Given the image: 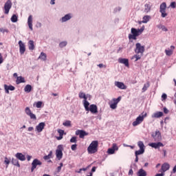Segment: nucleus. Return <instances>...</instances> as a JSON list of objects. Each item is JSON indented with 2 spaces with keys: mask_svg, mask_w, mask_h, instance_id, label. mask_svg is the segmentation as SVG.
<instances>
[{
  "mask_svg": "<svg viewBox=\"0 0 176 176\" xmlns=\"http://www.w3.org/2000/svg\"><path fill=\"white\" fill-rule=\"evenodd\" d=\"M15 157H16L18 160H21V162L25 161V155H24L21 153H17L16 154H15Z\"/></svg>",
  "mask_w": 176,
  "mask_h": 176,
  "instance_id": "nucleus-21",
  "label": "nucleus"
},
{
  "mask_svg": "<svg viewBox=\"0 0 176 176\" xmlns=\"http://www.w3.org/2000/svg\"><path fill=\"white\" fill-rule=\"evenodd\" d=\"M165 53L166 56H171L173 54V50H165Z\"/></svg>",
  "mask_w": 176,
  "mask_h": 176,
  "instance_id": "nucleus-47",
  "label": "nucleus"
},
{
  "mask_svg": "<svg viewBox=\"0 0 176 176\" xmlns=\"http://www.w3.org/2000/svg\"><path fill=\"white\" fill-rule=\"evenodd\" d=\"M110 108H111V109H116V108H118V104L113 102V103L110 104Z\"/></svg>",
  "mask_w": 176,
  "mask_h": 176,
  "instance_id": "nucleus-49",
  "label": "nucleus"
},
{
  "mask_svg": "<svg viewBox=\"0 0 176 176\" xmlns=\"http://www.w3.org/2000/svg\"><path fill=\"white\" fill-rule=\"evenodd\" d=\"M63 126H65L66 127H69L71 126V121L69 120H66L65 122H63Z\"/></svg>",
  "mask_w": 176,
  "mask_h": 176,
  "instance_id": "nucleus-46",
  "label": "nucleus"
},
{
  "mask_svg": "<svg viewBox=\"0 0 176 176\" xmlns=\"http://www.w3.org/2000/svg\"><path fill=\"white\" fill-rule=\"evenodd\" d=\"M164 113H168V109L166 107H164Z\"/></svg>",
  "mask_w": 176,
  "mask_h": 176,
  "instance_id": "nucleus-61",
  "label": "nucleus"
},
{
  "mask_svg": "<svg viewBox=\"0 0 176 176\" xmlns=\"http://www.w3.org/2000/svg\"><path fill=\"white\" fill-rule=\"evenodd\" d=\"M12 164L16 166V167H20V164L19 163V160L12 158L11 161Z\"/></svg>",
  "mask_w": 176,
  "mask_h": 176,
  "instance_id": "nucleus-32",
  "label": "nucleus"
},
{
  "mask_svg": "<svg viewBox=\"0 0 176 176\" xmlns=\"http://www.w3.org/2000/svg\"><path fill=\"white\" fill-rule=\"evenodd\" d=\"M72 19V14L69 13L65 14L63 17L60 19L61 23H65L68 21L69 20H71Z\"/></svg>",
  "mask_w": 176,
  "mask_h": 176,
  "instance_id": "nucleus-18",
  "label": "nucleus"
},
{
  "mask_svg": "<svg viewBox=\"0 0 176 176\" xmlns=\"http://www.w3.org/2000/svg\"><path fill=\"white\" fill-rule=\"evenodd\" d=\"M144 32V28L135 29L132 28L131 29V34H129V39H133L135 41L137 39V36H140L141 34Z\"/></svg>",
  "mask_w": 176,
  "mask_h": 176,
  "instance_id": "nucleus-1",
  "label": "nucleus"
},
{
  "mask_svg": "<svg viewBox=\"0 0 176 176\" xmlns=\"http://www.w3.org/2000/svg\"><path fill=\"white\" fill-rule=\"evenodd\" d=\"M78 97L79 98H84V100H87V96H86V94L83 92H80Z\"/></svg>",
  "mask_w": 176,
  "mask_h": 176,
  "instance_id": "nucleus-41",
  "label": "nucleus"
},
{
  "mask_svg": "<svg viewBox=\"0 0 176 176\" xmlns=\"http://www.w3.org/2000/svg\"><path fill=\"white\" fill-rule=\"evenodd\" d=\"M29 50H34L35 49V45H34V41L30 40L28 41Z\"/></svg>",
  "mask_w": 176,
  "mask_h": 176,
  "instance_id": "nucleus-28",
  "label": "nucleus"
},
{
  "mask_svg": "<svg viewBox=\"0 0 176 176\" xmlns=\"http://www.w3.org/2000/svg\"><path fill=\"white\" fill-rule=\"evenodd\" d=\"M28 131H34V127L33 126H30V127H29L28 128Z\"/></svg>",
  "mask_w": 176,
  "mask_h": 176,
  "instance_id": "nucleus-64",
  "label": "nucleus"
},
{
  "mask_svg": "<svg viewBox=\"0 0 176 176\" xmlns=\"http://www.w3.org/2000/svg\"><path fill=\"white\" fill-rule=\"evenodd\" d=\"M38 58H40L41 60H43V61H46V58H47L46 54H45L44 52H41Z\"/></svg>",
  "mask_w": 176,
  "mask_h": 176,
  "instance_id": "nucleus-39",
  "label": "nucleus"
},
{
  "mask_svg": "<svg viewBox=\"0 0 176 176\" xmlns=\"http://www.w3.org/2000/svg\"><path fill=\"white\" fill-rule=\"evenodd\" d=\"M162 116H163V112L157 111L151 116V118H155L156 119H159V118H162Z\"/></svg>",
  "mask_w": 176,
  "mask_h": 176,
  "instance_id": "nucleus-25",
  "label": "nucleus"
},
{
  "mask_svg": "<svg viewBox=\"0 0 176 176\" xmlns=\"http://www.w3.org/2000/svg\"><path fill=\"white\" fill-rule=\"evenodd\" d=\"M115 86L121 90H126L127 89V86L124 85V83L120 82V81H115L114 82Z\"/></svg>",
  "mask_w": 176,
  "mask_h": 176,
  "instance_id": "nucleus-13",
  "label": "nucleus"
},
{
  "mask_svg": "<svg viewBox=\"0 0 176 176\" xmlns=\"http://www.w3.org/2000/svg\"><path fill=\"white\" fill-rule=\"evenodd\" d=\"M0 32H2V34H5V32H6V34H9V30L7 28H0Z\"/></svg>",
  "mask_w": 176,
  "mask_h": 176,
  "instance_id": "nucleus-43",
  "label": "nucleus"
},
{
  "mask_svg": "<svg viewBox=\"0 0 176 176\" xmlns=\"http://www.w3.org/2000/svg\"><path fill=\"white\" fill-rule=\"evenodd\" d=\"M98 151V141L94 140L87 148L89 153H96Z\"/></svg>",
  "mask_w": 176,
  "mask_h": 176,
  "instance_id": "nucleus-2",
  "label": "nucleus"
},
{
  "mask_svg": "<svg viewBox=\"0 0 176 176\" xmlns=\"http://www.w3.org/2000/svg\"><path fill=\"white\" fill-rule=\"evenodd\" d=\"M12 0H8L4 4V14H9L10 9H12Z\"/></svg>",
  "mask_w": 176,
  "mask_h": 176,
  "instance_id": "nucleus-7",
  "label": "nucleus"
},
{
  "mask_svg": "<svg viewBox=\"0 0 176 176\" xmlns=\"http://www.w3.org/2000/svg\"><path fill=\"white\" fill-rule=\"evenodd\" d=\"M76 135H79L80 138H85L86 135H89V133L83 130H77L76 131Z\"/></svg>",
  "mask_w": 176,
  "mask_h": 176,
  "instance_id": "nucleus-15",
  "label": "nucleus"
},
{
  "mask_svg": "<svg viewBox=\"0 0 176 176\" xmlns=\"http://www.w3.org/2000/svg\"><path fill=\"white\" fill-rule=\"evenodd\" d=\"M157 28H159L160 30H162V31H164V32H167V31H168V29H167V28H166V26L160 24L157 25Z\"/></svg>",
  "mask_w": 176,
  "mask_h": 176,
  "instance_id": "nucleus-33",
  "label": "nucleus"
},
{
  "mask_svg": "<svg viewBox=\"0 0 176 176\" xmlns=\"http://www.w3.org/2000/svg\"><path fill=\"white\" fill-rule=\"evenodd\" d=\"M28 25L30 30H31V31H32V30H34V28H32V15H30L28 16Z\"/></svg>",
  "mask_w": 176,
  "mask_h": 176,
  "instance_id": "nucleus-24",
  "label": "nucleus"
},
{
  "mask_svg": "<svg viewBox=\"0 0 176 176\" xmlns=\"http://www.w3.org/2000/svg\"><path fill=\"white\" fill-rule=\"evenodd\" d=\"M4 89L6 94H9V90H10V91H13L16 89V87L12 85H4Z\"/></svg>",
  "mask_w": 176,
  "mask_h": 176,
  "instance_id": "nucleus-19",
  "label": "nucleus"
},
{
  "mask_svg": "<svg viewBox=\"0 0 176 176\" xmlns=\"http://www.w3.org/2000/svg\"><path fill=\"white\" fill-rule=\"evenodd\" d=\"M144 52H145V46L141 45V43H137L135 44V53H136V54L144 56Z\"/></svg>",
  "mask_w": 176,
  "mask_h": 176,
  "instance_id": "nucleus-4",
  "label": "nucleus"
},
{
  "mask_svg": "<svg viewBox=\"0 0 176 176\" xmlns=\"http://www.w3.org/2000/svg\"><path fill=\"white\" fill-rule=\"evenodd\" d=\"M145 118H146V113H142L132 123L133 126L135 127V126H138V124H141V123L144 122V119H145Z\"/></svg>",
  "mask_w": 176,
  "mask_h": 176,
  "instance_id": "nucleus-3",
  "label": "nucleus"
},
{
  "mask_svg": "<svg viewBox=\"0 0 176 176\" xmlns=\"http://www.w3.org/2000/svg\"><path fill=\"white\" fill-rule=\"evenodd\" d=\"M67 41H62L59 43V47L63 49V47H65V46H67Z\"/></svg>",
  "mask_w": 176,
  "mask_h": 176,
  "instance_id": "nucleus-45",
  "label": "nucleus"
},
{
  "mask_svg": "<svg viewBox=\"0 0 176 176\" xmlns=\"http://www.w3.org/2000/svg\"><path fill=\"white\" fill-rule=\"evenodd\" d=\"M87 111H90L91 113L96 114L98 113V108L97 107V105L96 104H91L89 106V109L87 110Z\"/></svg>",
  "mask_w": 176,
  "mask_h": 176,
  "instance_id": "nucleus-14",
  "label": "nucleus"
},
{
  "mask_svg": "<svg viewBox=\"0 0 176 176\" xmlns=\"http://www.w3.org/2000/svg\"><path fill=\"white\" fill-rule=\"evenodd\" d=\"M120 100H122V96H119L118 98H113V101L115 104L118 105V104L120 102Z\"/></svg>",
  "mask_w": 176,
  "mask_h": 176,
  "instance_id": "nucleus-42",
  "label": "nucleus"
},
{
  "mask_svg": "<svg viewBox=\"0 0 176 176\" xmlns=\"http://www.w3.org/2000/svg\"><path fill=\"white\" fill-rule=\"evenodd\" d=\"M78 146V144H72L71 146V149L72 151H76V147Z\"/></svg>",
  "mask_w": 176,
  "mask_h": 176,
  "instance_id": "nucleus-54",
  "label": "nucleus"
},
{
  "mask_svg": "<svg viewBox=\"0 0 176 176\" xmlns=\"http://www.w3.org/2000/svg\"><path fill=\"white\" fill-rule=\"evenodd\" d=\"M162 100H166L167 99V94H163L162 95Z\"/></svg>",
  "mask_w": 176,
  "mask_h": 176,
  "instance_id": "nucleus-56",
  "label": "nucleus"
},
{
  "mask_svg": "<svg viewBox=\"0 0 176 176\" xmlns=\"http://www.w3.org/2000/svg\"><path fill=\"white\" fill-rule=\"evenodd\" d=\"M18 20H19V18H18L17 15L13 14L12 16V17H11L12 23H17Z\"/></svg>",
  "mask_w": 176,
  "mask_h": 176,
  "instance_id": "nucleus-40",
  "label": "nucleus"
},
{
  "mask_svg": "<svg viewBox=\"0 0 176 176\" xmlns=\"http://www.w3.org/2000/svg\"><path fill=\"white\" fill-rule=\"evenodd\" d=\"M155 176H164V173H157L155 175Z\"/></svg>",
  "mask_w": 176,
  "mask_h": 176,
  "instance_id": "nucleus-62",
  "label": "nucleus"
},
{
  "mask_svg": "<svg viewBox=\"0 0 176 176\" xmlns=\"http://www.w3.org/2000/svg\"><path fill=\"white\" fill-rule=\"evenodd\" d=\"M3 63V56H2V54L0 53V64Z\"/></svg>",
  "mask_w": 176,
  "mask_h": 176,
  "instance_id": "nucleus-57",
  "label": "nucleus"
},
{
  "mask_svg": "<svg viewBox=\"0 0 176 176\" xmlns=\"http://www.w3.org/2000/svg\"><path fill=\"white\" fill-rule=\"evenodd\" d=\"M19 45L20 54H24V53H25V44H24L22 41H19Z\"/></svg>",
  "mask_w": 176,
  "mask_h": 176,
  "instance_id": "nucleus-16",
  "label": "nucleus"
},
{
  "mask_svg": "<svg viewBox=\"0 0 176 176\" xmlns=\"http://www.w3.org/2000/svg\"><path fill=\"white\" fill-rule=\"evenodd\" d=\"M170 6V8H172L173 9H175L176 3H175V1L171 2Z\"/></svg>",
  "mask_w": 176,
  "mask_h": 176,
  "instance_id": "nucleus-53",
  "label": "nucleus"
},
{
  "mask_svg": "<svg viewBox=\"0 0 176 176\" xmlns=\"http://www.w3.org/2000/svg\"><path fill=\"white\" fill-rule=\"evenodd\" d=\"M138 146L141 149L142 151H145V144H144V142L139 141L138 142Z\"/></svg>",
  "mask_w": 176,
  "mask_h": 176,
  "instance_id": "nucleus-30",
  "label": "nucleus"
},
{
  "mask_svg": "<svg viewBox=\"0 0 176 176\" xmlns=\"http://www.w3.org/2000/svg\"><path fill=\"white\" fill-rule=\"evenodd\" d=\"M83 105H84L85 111H87L89 108V105H90V103L89 102V101H87V99L84 100Z\"/></svg>",
  "mask_w": 176,
  "mask_h": 176,
  "instance_id": "nucleus-35",
  "label": "nucleus"
},
{
  "mask_svg": "<svg viewBox=\"0 0 176 176\" xmlns=\"http://www.w3.org/2000/svg\"><path fill=\"white\" fill-rule=\"evenodd\" d=\"M148 87H149V82H147L144 85V87L142 88V92H145L146 90H148Z\"/></svg>",
  "mask_w": 176,
  "mask_h": 176,
  "instance_id": "nucleus-44",
  "label": "nucleus"
},
{
  "mask_svg": "<svg viewBox=\"0 0 176 176\" xmlns=\"http://www.w3.org/2000/svg\"><path fill=\"white\" fill-rule=\"evenodd\" d=\"M133 173L134 172L133 171V169H130L129 171V175H133Z\"/></svg>",
  "mask_w": 176,
  "mask_h": 176,
  "instance_id": "nucleus-60",
  "label": "nucleus"
},
{
  "mask_svg": "<svg viewBox=\"0 0 176 176\" xmlns=\"http://www.w3.org/2000/svg\"><path fill=\"white\" fill-rule=\"evenodd\" d=\"M151 8L152 6H151V3H147L144 4V13H149V12H151Z\"/></svg>",
  "mask_w": 176,
  "mask_h": 176,
  "instance_id": "nucleus-23",
  "label": "nucleus"
},
{
  "mask_svg": "<svg viewBox=\"0 0 176 176\" xmlns=\"http://www.w3.org/2000/svg\"><path fill=\"white\" fill-rule=\"evenodd\" d=\"M63 166H64L63 162L60 163V166L57 167V173H60V171H61V168H63Z\"/></svg>",
  "mask_w": 176,
  "mask_h": 176,
  "instance_id": "nucleus-50",
  "label": "nucleus"
},
{
  "mask_svg": "<svg viewBox=\"0 0 176 176\" xmlns=\"http://www.w3.org/2000/svg\"><path fill=\"white\" fill-rule=\"evenodd\" d=\"M161 170L163 173H166L168 170H170V165L168 163H164L162 165Z\"/></svg>",
  "mask_w": 176,
  "mask_h": 176,
  "instance_id": "nucleus-22",
  "label": "nucleus"
},
{
  "mask_svg": "<svg viewBox=\"0 0 176 176\" xmlns=\"http://www.w3.org/2000/svg\"><path fill=\"white\" fill-rule=\"evenodd\" d=\"M70 142L76 144L78 142V140H76V137L74 136L70 139Z\"/></svg>",
  "mask_w": 176,
  "mask_h": 176,
  "instance_id": "nucleus-48",
  "label": "nucleus"
},
{
  "mask_svg": "<svg viewBox=\"0 0 176 176\" xmlns=\"http://www.w3.org/2000/svg\"><path fill=\"white\" fill-rule=\"evenodd\" d=\"M96 170H97V168L96 166L92 167L91 173L92 174H93V173H96Z\"/></svg>",
  "mask_w": 176,
  "mask_h": 176,
  "instance_id": "nucleus-58",
  "label": "nucleus"
},
{
  "mask_svg": "<svg viewBox=\"0 0 176 176\" xmlns=\"http://www.w3.org/2000/svg\"><path fill=\"white\" fill-rule=\"evenodd\" d=\"M26 157H27L28 162H30V160H31V159H32V156H31V155H27Z\"/></svg>",
  "mask_w": 176,
  "mask_h": 176,
  "instance_id": "nucleus-59",
  "label": "nucleus"
},
{
  "mask_svg": "<svg viewBox=\"0 0 176 176\" xmlns=\"http://www.w3.org/2000/svg\"><path fill=\"white\" fill-rule=\"evenodd\" d=\"M45 122H40L36 126V131H37V133H42V131H43V129H45Z\"/></svg>",
  "mask_w": 176,
  "mask_h": 176,
  "instance_id": "nucleus-17",
  "label": "nucleus"
},
{
  "mask_svg": "<svg viewBox=\"0 0 176 176\" xmlns=\"http://www.w3.org/2000/svg\"><path fill=\"white\" fill-rule=\"evenodd\" d=\"M16 85H20V83H25V79L23 76H19L16 80Z\"/></svg>",
  "mask_w": 176,
  "mask_h": 176,
  "instance_id": "nucleus-26",
  "label": "nucleus"
},
{
  "mask_svg": "<svg viewBox=\"0 0 176 176\" xmlns=\"http://www.w3.org/2000/svg\"><path fill=\"white\" fill-rule=\"evenodd\" d=\"M145 153V150H138L135 152V156H140V155H144Z\"/></svg>",
  "mask_w": 176,
  "mask_h": 176,
  "instance_id": "nucleus-38",
  "label": "nucleus"
},
{
  "mask_svg": "<svg viewBox=\"0 0 176 176\" xmlns=\"http://www.w3.org/2000/svg\"><path fill=\"white\" fill-rule=\"evenodd\" d=\"M138 176H146V171L144 170L143 168H140L138 173H137Z\"/></svg>",
  "mask_w": 176,
  "mask_h": 176,
  "instance_id": "nucleus-27",
  "label": "nucleus"
},
{
  "mask_svg": "<svg viewBox=\"0 0 176 176\" xmlns=\"http://www.w3.org/2000/svg\"><path fill=\"white\" fill-rule=\"evenodd\" d=\"M141 57H142V56L137 54H135L133 56H132L131 60H134V58H135V62H137L138 61V60H141Z\"/></svg>",
  "mask_w": 176,
  "mask_h": 176,
  "instance_id": "nucleus-36",
  "label": "nucleus"
},
{
  "mask_svg": "<svg viewBox=\"0 0 176 176\" xmlns=\"http://www.w3.org/2000/svg\"><path fill=\"white\" fill-rule=\"evenodd\" d=\"M25 112L26 115H28V116H30V119H32L33 120H36V116H35V114L32 113L30 107H26L25 109Z\"/></svg>",
  "mask_w": 176,
  "mask_h": 176,
  "instance_id": "nucleus-10",
  "label": "nucleus"
},
{
  "mask_svg": "<svg viewBox=\"0 0 176 176\" xmlns=\"http://www.w3.org/2000/svg\"><path fill=\"white\" fill-rule=\"evenodd\" d=\"M53 155V151H50L47 155H45L43 157L44 160H49V159H52V156Z\"/></svg>",
  "mask_w": 176,
  "mask_h": 176,
  "instance_id": "nucleus-37",
  "label": "nucleus"
},
{
  "mask_svg": "<svg viewBox=\"0 0 176 176\" xmlns=\"http://www.w3.org/2000/svg\"><path fill=\"white\" fill-rule=\"evenodd\" d=\"M36 108H41V107H42V102L41 101L37 102L36 104Z\"/></svg>",
  "mask_w": 176,
  "mask_h": 176,
  "instance_id": "nucleus-55",
  "label": "nucleus"
},
{
  "mask_svg": "<svg viewBox=\"0 0 176 176\" xmlns=\"http://www.w3.org/2000/svg\"><path fill=\"white\" fill-rule=\"evenodd\" d=\"M115 151H119V147H118V145L116 143L113 144L112 147L107 150V153L109 155H113Z\"/></svg>",
  "mask_w": 176,
  "mask_h": 176,
  "instance_id": "nucleus-12",
  "label": "nucleus"
},
{
  "mask_svg": "<svg viewBox=\"0 0 176 176\" xmlns=\"http://www.w3.org/2000/svg\"><path fill=\"white\" fill-rule=\"evenodd\" d=\"M38 166H42V162L36 158L32 162L31 172L33 173L34 170H35Z\"/></svg>",
  "mask_w": 176,
  "mask_h": 176,
  "instance_id": "nucleus-9",
  "label": "nucleus"
},
{
  "mask_svg": "<svg viewBox=\"0 0 176 176\" xmlns=\"http://www.w3.org/2000/svg\"><path fill=\"white\" fill-rule=\"evenodd\" d=\"M167 8V4L166 3H161L160 6V12H161L162 17L164 18L167 16V13L166 12V9Z\"/></svg>",
  "mask_w": 176,
  "mask_h": 176,
  "instance_id": "nucleus-8",
  "label": "nucleus"
},
{
  "mask_svg": "<svg viewBox=\"0 0 176 176\" xmlns=\"http://www.w3.org/2000/svg\"><path fill=\"white\" fill-rule=\"evenodd\" d=\"M151 137H153L154 141L156 142L162 141V133L159 130H156L155 133H153Z\"/></svg>",
  "mask_w": 176,
  "mask_h": 176,
  "instance_id": "nucleus-6",
  "label": "nucleus"
},
{
  "mask_svg": "<svg viewBox=\"0 0 176 176\" xmlns=\"http://www.w3.org/2000/svg\"><path fill=\"white\" fill-rule=\"evenodd\" d=\"M118 63H120V64H124L125 67H130V65L129 64V59L127 58H119Z\"/></svg>",
  "mask_w": 176,
  "mask_h": 176,
  "instance_id": "nucleus-20",
  "label": "nucleus"
},
{
  "mask_svg": "<svg viewBox=\"0 0 176 176\" xmlns=\"http://www.w3.org/2000/svg\"><path fill=\"white\" fill-rule=\"evenodd\" d=\"M63 144H60L57 146V149L56 150V156L58 160H61L63 159Z\"/></svg>",
  "mask_w": 176,
  "mask_h": 176,
  "instance_id": "nucleus-5",
  "label": "nucleus"
},
{
  "mask_svg": "<svg viewBox=\"0 0 176 176\" xmlns=\"http://www.w3.org/2000/svg\"><path fill=\"white\" fill-rule=\"evenodd\" d=\"M10 160H11L10 158H8V157H5L3 164H6V168L9 167V164H10Z\"/></svg>",
  "mask_w": 176,
  "mask_h": 176,
  "instance_id": "nucleus-34",
  "label": "nucleus"
},
{
  "mask_svg": "<svg viewBox=\"0 0 176 176\" xmlns=\"http://www.w3.org/2000/svg\"><path fill=\"white\" fill-rule=\"evenodd\" d=\"M32 90V86H31V85H25L24 88L25 93H31Z\"/></svg>",
  "mask_w": 176,
  "mask_h": 176,
  "instance_id": "nucleus-29",
  "label": "nucleus"
},
{
  "mask_svg": "<svg viewBox=\"0 0 176 176\" xmlns=\"http://www.w3.org/2000/svg\"><path fill=\"white\" fill-rule=\"evenodd\" d=\"M149 146H151V148H154L155 149H159L160 147L164 146V144L163 143L158 142H151L148 144Z\"/></svg>",
  "mask_w": 176,
  "mask_h": 176,
  "instance_id": "nucleus-11",
  "label": "nucleus"
},
{
  "mask_svg": "<svg viewBox=\"0 0 176 176\" xmlns=\"http://www.w3.org/2000/svg\"><path fill=\"white\" fill-rule=\"evenodd\" d=\"M58 133L59 135H62V136L64 135V130H63V129H58Z\"/></svg>",
  "mask_w": 176,
  "mask_h": 176,
  "instance_id": "nucleus-52",
  "label": "nucleus"
},
{
  "mask_svg": "<svg viewBox=\"0 0 176 176\" xmlns=\"http://www.w3.org/2000/svg\"><path fill=\"white\" fill-rule=\"evenodd\" d=\"M56 140H58V141L63 140V135H59L58 137H56Z\"/></svg>",
  "mask_w": 176,
  "mask_h": 176,
  "instance_id": "nucleus-63",
  "label": "nucleus"
},
{
  "mask_svg": "<svg viewBox=\"0 0 176 176\" xmlns=\"http://www.w3.org/2000/svg\"><path fill=\"white\" fill-rule=\"evenodd\" d=\"M122 10V8L121 7H117L116 8H114V13H118L119 12H120Z\"/></svg>",
  "mask_w": 176,
  "mask_h": 176,
  "instance_id": "nucleus-51",
  "label": "nucleus"
},
{
  "mask_svg": "<svg viewBox=\"0 0 176 176\" xmlns=\"http://www.w3.org/2000/svg\"><path fill=\"white\" fill-rule=\"evenodd\" d=\"M149 20H151V16L145 15L143 17V20L142 21V23H143L144 24H146V23H148V21H149Z\"/></svg>",
  "mask_w": 176,
  "mask_h": 176,
  "instance_id": "nucleus-31",
  "label": "nucleus"
}]
</instances>
